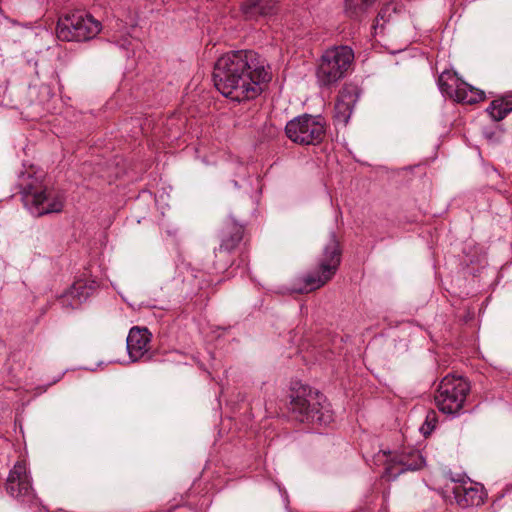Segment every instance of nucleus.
<instances>
[{"label":"nucleus","instance_id":"f257e3e1","mask_svg":"<svg viewBox=\"0 0 512 512\" xmlns=\"http://www.w3.org/2000/svg\"><path fill=\"white\" fill-rule=\"evenodd\" d=\"M272 79L271 67L258 52L233 50L221 55L214 64L215 88L232 101L245 102L263 92V84Z\"/></svg>","mask_w":512,"mask_h":512},{"label":"nucleus","instance_id":"f03ea898","mask_svg":"<svg viewBox=\"0 0 512 512\" xmlns=\"http://www.w3.org/2000/svg\"><path fill=\"white\" fill-rule=\"evenodd\" d=\"M287 405L290 417L301 423L328 424L332 417L330 411L322 406L324 396L312 387L294 382L289 391Z\"/></svg>","mask_w":512,"mask_h":512},{"label":"nucleus","instance_id":"7ed1b4c3","mask_svg":"<svg viewBox=\"0 0 512 512\" xmlns=\"http://www.w3.org/2000/svg\"><path fill=\"white\" fill-rule=\"evenodd\" d=\"M341 259L342 247L340 241L335 232H331L318 256L315 271L307 274L302 279L303 286L294 288L293 291L303 294L323 287L335 276L341 264Z\"/></svg>","mask_w":512,"mask_h":512},{"label":"nucleus","instance_id":"20e7f679","mask_svg":"<svg viewBox=\"0 0 512 512\" xmlns=\"http://www.w3.org/2000/svg\"><path fill=\"white\" fill-rule=\"evenodd\" d=\"M102 29L100 21L83 9L62 15L57 23V37L62 41L84 42L93 39Z\"/></svg>","mask_w":512,"mask_h":512},{"label":"nucleus","instance_id":"39448f33","mask_svg":"<svg viewBox=\"0 0 512 512\" xmlns=\"http://www.w3.org/2000/svg\"><path fill=\"white\" fill-rule=\"evenodd\" d=\"M354 60L353 50L348 46L327 49L321 56L316 76L320 86L331 87L344 78Z\"/></svg>","mask_w":512,"mask_h":512},{"label":"nucleus","instance_id":"423d86ee","mask_svg":"<svg viewBox=\"0 0 512 512\" xmlns=\"http://www.w3.org/2000/svg\"><path fill=\"white\" fill-rule=\"evenodd\" d=\"M21 200L24 206L36 217L59 213L64 207V198L43 188L37 179L29 176V181L20 184Z\"/></svg>","mask_w":512,"mask_h":512},{"label":"nucleus","instance_id":"0eeeda50","mask_svg":"<svg viewBox=\"0 0 512 512\" xmlns=\"http://www.w3.org/2000/svg\"><path fill=\"white\" fill-rule=\"evenodd\" d=\"M469 392L470 384L463 376L448 374L438 385L435 404L442 413L455 415L463 408Z\"/></svg>","mask_w":512,"mask_h":512},{"label":"nucleus","instance_id":"6e6552de","mask_svg":"<svg viewBox=\"0 0 512 512\" xmlns=\"http://www.w3.org/2000/svg\"><path fill=\"white\" fill-rule=\"evenodd\" d=\"M325 132V122L321 115L303 114L290 120L285 126L286 136L301 145L321 143Z\"/></svg>","mask_w":512,"mask_h":512},{"label":"nucleus","instance_id":"1a4fd4ad","mask_svg":"<svg viewBox=\"0 0 512 512\" xmlns=\"http://www.w3.org/2000/svg\"><path fill=\"white\" fill-rule=\"evenodd\" d=\"M448 76L453 84H449L444 80L445 73H443L438 79L439 86L443 92H445L455 101L462 104L473 105L485 100L486 95L483 90L475 88L454 76H450L449 74Z\"/></svg>","mask_w":512,"mask_h":512},{"label":"nucleus","instance_id":"9d476101","mask_svg":"<svg viewBox=\"0 0 512 512\" xmlns=\"http://www.w3.org/2000/svg\"><path fill=\"white\" fill-rule=\"evenodd\" d=\"M425 459L418 450H411L399 456L398 460H392L387 464L383 477L388 481L394 480L405 471H415L423 468Z\"/></svg>","mask_w":512,"mask_h":512},{"label":"nucleus","instance_id":"9b49d317","mask_svg":"<svg viewBox=\"0 0 512 512\" xmlns=\"http://www.w3.org/2000/svg\"><path fill=\"white\" fill-rule=\"evenodd\" d=\"M32 490L31 482L28 478L26 465L18 461L9 473L6 482V491L12 497L21 498L29 496Z\"/></svg>","mask_w":512,"mask_h":512},{"label":"nucleus","instance_id":"f8f14e48","mask_svg":"<svg viewBox=\"0 0 512 512\" xmlns=\"http://www.w3.org/2000/svg\"><path fill=\"white\" fill-rule=\"evenodd\" d=\"M357 100L358 93L355 88L350 86L342 87L334 106V120L338 124L346 125L348 123Z\"/></svg>","mask_w":512,"mask_h":512},{"label":"nucleus","instance_id":"ddd939ff","mask_svg":"<svg viewBox=\"0 0 512 512\" xmlns=\"http://www.w3.org/2000/svg\"><path fill=\"white\" fill-rule=\"evenodd\" d=\"M453 494L457 504L462 508L480 506L485 501L483 486L473 482L456 485Z\"/></svg>","mask_w":512,"mask_h":512},{"label":"nucleus","instance_id":"4468645a","mask_svg":"<svg viewBox=\"0 0 512 512\" xmlns=\"http://www.w3.org/2000/svg\"><path fill=\"white\" fill-rule=\"evenodd\" d=\"M151 333L147 328L133 327L127 337V351L130 359L135 362L141 359L149 350Z\"/></svg>","mask_w":512,"mask_h":512},{"label":"nucleus","instance_id":"2eb2a0df","mask_svg":"<svg viewBox=\"0 0 512 512\" xmlns=\"http://www.w3.org/2000/svg\"><path fill=\"white\" fill-rule=\"evenodd\" d=\"M279 0H244L240 12L245 20L257 21L276 13Z\"/></svg>","mask_w":512,"mask_h":512},{"label":"nucleus","instance_id":"dca6fc26","mask_svg":"<svg viewBox=\"0 0 512 512\" xmlns=\"http://www.w3.org/2000/svg\"><path fill=\"white\" fill-rule=\"evenodd\" d=\"M243 237L244 226L234 221H228L222 229L221 243L219 246L233 252L240 245Z\"/></svg>","mask_w":512,"mask_h":512},{"label":"nucleus","instance_id":"f3484780","mask_svg":"<svg viewBox=\"0 0 512 512\" xmlns=\"http://www.w3.org/2000/svg\"><path fill=\"white\" fill-rule=\"evenodd\" d=\"M231 253L221 246L214 250L213 269L216 273H223L232 266L233 258Z\"/></svg>","mask_w":512,"mask_h":512},{"label":"nucleus","instance_id":"a211bd4d","mask_svg":"<svg viewBox=\"0 0 512 512\" xmlns=\"http://www.w3.org/2000/svg\"><path fill=\"white\" fill-rule=\"evenodd\" d=\"M349 17L359 19L373 3L372 0H345Z\"/></svg>","mask_w":512,"mask_h":512},{"label":"nucleus","instance_id":"6ab92c4d","mask_svg":"<svg viewBox=\"0 0 512 512\" xmlns=\"http://www.w3.org/2000/svg\"><path fill=\"white\" fill-rule=\"evenodd\" d=\"M502 102V100L495 99L491 101L486 109V112L494 121H501L509 114V112L503 111L505 108L503 107Z\"/></svg>","mask_w":512,"mask_h":512},{"label":"nucleus","instance_id":"aec40b11","mask_svg":"<svg viewBox=\"0 0 512 512\" xmlns=\"http://www.w3.org/2000/svg\"><path fill=\"white\" fill-rule=\"evenodd\" d=\"M438 422V416L435 410H429L426 414L425 422L421 427V431L424 435H429Z\"/></svg>","mask_w":512,"mask_h":512},{"label":"nucleus","instance_id":"412c9836","mask_svg":"<svg viewBox=\"0 0 512 512\" xmlns=\"http://www.w3.org/2000/svg\"><path fill=\"white\" fill-rule=\"evenodd\" d=\"M498 100H502V105L505 108L504 112H512V95H506L503 97L497 98Z\"/></svg>","mask_w":512,"mask_h":512},{"label":"nucleus","instance_id":"4be33fe9","mask_svg":"<svg viewBox=\"0 0 512 512\" xmlns=\"http://www.w3.org/2000/svg\"><path fill=\"white\" fill-rule=\"evenodd\" d=\"M81 289H85V286L82 284V283H75L72 288L70 289L69 291V294L70 296L72 297H80L81 293H80V290Z\"/></svg>","mask_w":512,"mask_h":512},{"label":"nucleus","instance_id":"5701e85b","mask_svg":"<svg viewBox=\"0 0 512 512\" xmlns=\"http://www.w3.org/2000/svg\"><path fill=\"white\" fill-rule=\"evenodd\" d=\"M396 5H397V4H396V3H393V2H392V3L387 4V5H386V7H385V8H383V9H381V11L378 13V15H377V20H378L379 18H380V19H384L385 14H386L387 12H389L390 10H393L394 12H396Z\"/></svg>","mask_w":512,"mask_h":512},{"label":"nucleus","instance_id":"b1692460","mask_svg":"<svg viewBox=\"0 0 512 512\" xmlns=\"http://www.w3.org/2000/svg\"><path fill=\"white\" fill-rule=\"evenodd\" d=\"M376 0H372V2H375Z\"/></svg>","mask_w":512,"mask_h":512}]
</instances>
